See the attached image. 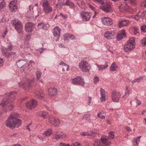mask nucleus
<instances>
[{
	"label": "nucleus",
	"instance_id": "1",
	"mask_svg": "<svg viewBox=\"0 0 146 146\" xmlns=\"http://www.w3.org/2000/svg\"><path fill=\"white\" fill-rule=\"evenodd\" d=\"M18 117L17 113H11L6 121V126L11 129L19 127L21 124V121L17 118Z\"/></svg>",
	"mask_w": 146,
	"mask_h": 146
},
{
	"label": "nucleus",
	"instance_id": "2",
	"mask_svg": "<svg viewBox=\"0 0 146 146\" xmlns=\"http://www.w3.org/2000/svg\"><path fill=\"white\" fill-rule=\"evenodd\" d=\"M13 48V46L10 43H7V47L2 46L1 47V52L2 54L5 57L8 58L12 55L16 54L14 52H9L11 51Z\"/></svg>",
	"mask_w": 146,
	"mask_h": 146
},
{
	"label": "nucleus",
	"instance_id": "3",
	"mask_svg": "<svg viewBox=\"0 0 146 146\" xmlns=\"http://www.w3.org/2000/svg\"><path fill=\"white\" fill-rule=\"evenodd\" d=\"M14 93V92H11L8 95L9 96V98L8 99L7 98H4L2 100L1 104V105L3 107L7 106L6 108L8 110H11L13 108L12 103L11 102H12L13 100H11L10 102H9V100H8L10 99L11 97L10 96H12V94Z\"/></svg>",
	"mask_w": 146,
	"mask_h": 146
},
{
	"label": "nucleus",
	"instance_id": "4",
	"mask_svg": "<svg viewBox=\"0 0 146 146\" xmlns=\"http://www.w3.org/2000/svg\"><path fill=\"white\" fill-rule=\"evenodd\" d=\"M135 37L131 38L127 41L124 47V50L125 52H127L129 50H131L135 48Z\"/></svg>",
	"mask_w": 146,
	"mask_h": 146
},
{
	"label": "nucleus",
	"instance_id": "5",
	"mask_svg": "<svg viewBox=\"0 0 146 146\" xmlns=\"http://www.w3.org/2000/svg\"><path fill=\"white\" fill-rule=\"evenodd\" d=\"M78 66L80 69L83 72H88L91 68V65L85 60L81 61Z\"/></svg>",
	"mask_w": 146,
	"mask_h": 146
},
{
	"label": "nucleus",
	"instance_id": "6",
	"mask_svg": "<svg viewBox=\"0 0 146 146\" xmlns=\"http://www.w3.org/2000/svg\"><path fill=\"white\" fill-rule=\"evenodd\" d=\"M34 81L33 80H26L24 82H21L19 84V86L21 88H23L25 89L28 90L33 85Z\"/></svg>",
	"mask_w": 146,
	"mask_h": 146
},
{
	"label": "nucleus",
	"instance_id": "7",
	"mask_svg": "<svg viewBox=\"0 0 146 146\" xmlns=\"http://www.w3.org/2000/svg\"><path fill=\"white\" fill-rule=\"evenodd\" d=\"M42 10L46 14H49L52 11V8L47 1H44L42 4Z\"/></svg>",
	"mask_w": 146,
	"mask_h": 146
},
{
	"label": "nucleus",
	"instance_id": "8",
	"mask_svg": "<svg viewBox=\"0 0 146 146\" xmlns=\"http://www.w3.org/2000/svg\"><path fill=\"white\" fill-rule=\"evenodd\" d=\"M11 24L14 26L15 28L19 33L22 32L23 26L22 24L19 21L13 20L11 22Z\"/></svg>",
	"mask_w": 146,
	"mask_h": 146
},
{
	"label": "nucleus",
	"instance_id": "9",
	"mask_svg": "<svg viewBox=\"0 0 146 146\" xmlns=\"http://www.w3.org/2000/svg\"><path fill=\"white\" fill-rule=\"evenodd\" d=\"M92 14L90 12L83 11L80 13V17L83 21L86 22L90 20Z\"/></svg>",
	"mask_w": 146,
	"mask_h": 146
},
{
	"label": "nucleus",
	"instance_id": "10",
	"mask_svg": "<svg viewBox=\"0 0 146 146\" xmlns=\"http://www.w3.org/2000/svg\"><path fill=\"white\" fill-rule=\"evenodd\" d=\"M121 96L120 93L116 91H113L112 93L111 98L112 100L115 102H118Z\"/></svg>",
	"mask_w": 146,
	"mask_h": 146
},
{
	"label": "nucleus",
	"instance_id": "11",
	"mask_svg": "<svg viewBox=\"0 0 146 146\" xmlns=\"http://www.w3.org/2000/svg\"><path fill=\"white\" fill-rule=\"evenodd\" d=\"M72 82L74 84L80 85L82 86L84 84V79L80 77H78L74 79Z\"/></svg>",
	"mask_w": 146,
	"mask_h": 146
},
{
	"label": "nucleus",
	"instance_id": "12",
	"mask_svg": "<svg viewBox=\"0 0 146 146\" xmlns=\"http://www.w3.org/2000/svg\"><path fill=\"white\" fill-rule=\"evenodd\" d=\"M48 121L56 126H58L60 124V119L56 117H50L48 118Z\"/></svg>",
	"mask_w": 146,
	"mask_h": 146
},
{
	"label": "nucleus",
	"instance_id": "13",
	"mask_svg": "<svg viewBox=\"0 0 146 146\" xmlns=\"http://www.w3.org/2000/svg\"><path fill=\"white\" fill-rule=\"evenodd\" d=\"M35 27L34 23L30 22L27 23L25 25V30L27 32H31Z\"/></svg>",
	"mask_w": 146,
	"mask_h": 146
},
{
	"label": "nucleus",
	"instance_id": "14",
	"mask_svg": "<svg viewBox=\"0 0 146 146\" xmlns=\"http://www.w3.org/2000/svg\"><path fill=\"white\" fill-rule=\"evenodd\" d=\"M115 33L113 31H106L104 33L105 37L108 39L113 38L115 36Z\"/></svg>",
	"mask_w": 146,
	"mask_h": 146
},
{
	"label": "nucleus",
	"instance_id": "15",
	"mask_svg": "<svg viewBox=\"0 0 146 146\" xmlns=\"http://www.w3.org/2000/svg\"><path fill=\"white\" fill-rule=\"evenodd\" d=\"M17 0L12 1L10 3L9 7L11 11H15L17 9Z\"/></svg>",
	"mask_w": 146,
	"mask_h": 146
},
{
	"label": "nucleus",
	"instance_id": "16",
	"mask_svg": "<svg viewBox=\"0 0 146 146\" xmlns=\"http://www.w3.org/2000/svg\"><path fill=\"white\" fill-rule=\"evenodd\" d=\"M37 102L35 100H32L31 102H27L26 104V107L28 109H31L35 108L36 106Z\"/></svg>",
	"mask_w": 146,
	"mask_h": 146
},
{
	"label": "nucleus",
	"instance_id": "17",
	"mask_svg": "<svg viewBox=\"0 0 146 146\" xmlns=\"http://www.w3.org/2000/svg\"><path fill=\"white\" fill-rule=\"evenodd\" d=\"M102 22L105 25H110L112 24L111 19L109 17H104L102 19Z\"/></svg>",
	"mask_w": 146,
	"mask_h": 146
},
{
	"label": "nucleus",
	"instance_id": "18",
	"mask_svg": "<svg viewBox=\"0 0 146 146\" xmlns=\"http://www.w3.org/2000/svg\"><path fill=\"white\" fill-rule=\"evenodd\" d=\"M100 91V100L101 102H104L106 101V98L107 97V93L105 90L102 88H101Z\"/></svg>",
	"mask_w": 146,
	"mask_h": 146
},
{
	"label": "nucleus",
	"instance_id": "19",
	"mask_svg": "<svg viewBox=\"0 0 146 146\" xmlns=\"http://www.w3.org/2000/svg\"><path fill=\"white\" fill-rule=\"evenodd\" d=\"M54 138L56 139L64 138L66 136V135L61 132H57L54 135Z\"/></svg>",
	"mask_w": 146,
	"mask_h": 146
},
{
	"label": "nucleus",
	"instance_id": "20",
	"mask_svg": "<svg viewBox=\"0 0 146 146\" xmlns=\"http://www.w3.org/2000/svg\"><path fill=\"white\" fill-rule=\"evenodd\" d=\"M102 143L103 146H110L111 143L106 137H102L101 138Z\"/></svg>",
	"mask_w": 146,
	"mask_h": 146
},
{
	"label": "nucleus",
	"instance_id": "21",
	"mask_svg": "<svg viewBox=\"0 0 146 146\" xmlns=\"http://www.w3.org/2000/svg\"><path fill=\"white\" fill-rule=\"evenodd\" d=\"M61 30L58 27H55L53 30V33L54 36L59 38L60 36Z\"/></svg>",
	"mask_w": 146,
	"mask_h": 146
},
{
	"label": "nucleus",
	"instance_id": "22",
	"mask_svg": "<svg viewBox=\"0 0 146 146\" xmlns=\"http://www.w3.org/2000/svg\"><path fill=\"white\" fill-rule=\"evenodd\" d=\"M126 36L124 30H122L120 31L118 34L117 35V38L118 40H120Z\"/></svg>",
	"mask_w": 146,
	"mask_h": 146
},
{
	"label": "nucleus",
	"instance_id": "23",
	"mask_svg": "<svg viewBox=\"0 0 146 146\" xmlns=\"http://www.w3.org/2000/svg\"><path fill=\"white\" fill-rule=\"evenodd\" d=\"M95 65L97 66L98 70L101 71L106 68L108 67V63L107 62H106L105 65H98L97 64H96Z\"/></svg>",
	"mask_w": 146,
	"mask_h": 146
},
{
	"label": "nucleus",
	"instance_id": "24",
	"mask_svg": "<svg viewBox=\"0 0 146 146\" xmlns=\"http://www.w3.org/2000/svg\"><path fill=\"white\" fill-rule=\"evenodd\" d=\"M129 24V22L127 20H122L119 22L118 24L119 27L121 28L124 26H128Z\"/></svg>",
	"mask_w": 146,
	"mask_h": 146
},
{
	"label": "nucleus",
	"instance_id": "25",
	"mask_svg": "<svg viewBox=\"0 0 146 146\" xmlns=\"http://www.w3.org/2000/svg\"><path fill=\"white\" fill-rule=\"evenodd\" d=\"M49 94L50 95L51 97H53L57 94V90L55 88H49L48 90Z\"/></svg>",
	"mask_w": 146,
	"mask_h": 146
},
{
	"label": "nucleus",
	"instance_id": "26",
	"mask_svg": "<svg viewBox=\"0 0 146 146\" xmlns=\"http://www.w3.org/2000/svg\"><path fill=\"white\" fill-rule=\"evenodd\" d=\"M62 5L68 6L70 8L72 9H74L75 7L74 3L69 0H67L66 2L64 4H63Z\"/></svg>",
	"mask_w": 146,
	"mask_h": 146
},
{
	"label": "nucleus",
	"instance_id": "27",
	"mask_svg": "<svg viewBox=\"0 0 146 146\" xmlns=\"http://www.w3.org/2000/svg\"><path fill=\"white\" fill-rule=\"evenodd\" d=\"M16 63L19 68H21L23 67L25 65L27 64V62L25 61L22 60H19Z\"/></svg>",
	"mask_w": 146,
	"mask_h": 146
},
{
	"label": "nucleus",
	"instance_id": "28",
	"mask_svg": "<svg viewBox=\"0 0 146 146\" xmlns=\"http://www.w3.org/2000/svg\"><path fill=\"white\" fill-rule=\"evenodd\" d=\"M102 9L106 13L111 12L112 11L110 6L109 5L103 7Z\"/></svg>",
	"mask_w": 146,
	"mask_h": 146
},
{
	"label": "nucleus",
	"instance_id": "29",
	"mask_svg": "<svg viewBox=\"0 0 146 146\" xmlns=\"http://www.w3.org/2000/svg\"><path fill=\"white\" fill-rule=\"evenodd\" d=\"M141 136L135 137L133 139V143L135 145L139 146L138 144L140 141V139Z\"/></svg>",
	"mask_w": 146,
	"mask_h": 146
},
{
	"label": "nucleus",
	"instance_id": "30",
	"mask_svg": "<svg viewBox=\"0 0 146 146\" xmlns=\"http://www.w3.org/2000/svg\"><path fill=\"white\" fill-rule=\"evenodd\" d=\"M118 68L115 62H113L111 65L110 67V70L111 71H113L116 70Z\"/></svg>",
	"mask_w": 146,
	"mask_h": 146
},
{
	"label": "nucleus",
	"instance_id": "31",
	"mask_svg": "<svg viewBox=\"0 0 146 146\" xmlns=\"http://www.w3.org/2000/svg\"><path fill=\"white\" fill-rule=\"evenodd\" d=\"M52 134V131L50 129H48L42 133L43 135L47 137L50 136Z\"/></svg>",
	"mask_w": 146,
	"mask_h": 146
},
{
	"label": "nucleus",
	"instance_id": "32",
	"mask_svg": "<svg viewBox=\"0 0 146 146\" xmlns=\"http://www.w3.org/2000/svg\"><path fill=\"white\" fill-rule=\"evenodd\" d=\"M43 96V94L40 91H37L36 92L35 96L39 99H42Z\"/></svg>",
	"mask_w": 146,
	"mask_h": 146
},
{
	"label": "nucleus",
	"instance_id": "33",
	"mask_svg": "<svg viewBox=\"0 0 146 146\" xmlns=\"http://www.w3.org/2000/svg\"><path fill=\"white\" fill-rule=\"evenodd\" d=\"M37 27L38 29H46V25L43 23L38 24Z\"/></svg>",
	"mask_w": 146,
	"mask_h": 146
},
{
	"label": "nucleus",
	"instance_id": "34",
	"mask_svg": "<svg viewBox=\"0 0 146 146\" xmlns=\"http://www.w3.org/2000/svg\"><path fill=\"white\" fill-rule=\"evenodd\" d=\"M5 2L4 0H0V9L5 7Z\"/></svg>",
	"mask_w": 146,
	"mask_h": 146
},
{
	"label": "nucleus",
	"instance_id": "35",
	"mask_svg": "<svg viewBox=\"0 0 146 146\" xmlns=\"http://www.w3.org/2000/svg\"><path fill=\"white\" fill-rule=\"evenodd\" d=\"M143 77H140V78H137L134 79V80L131 81L132 83L134 84L135 82H139L143 80Z\"/></svg>",
	"mask_w": 146,
	"mask_h": 146
},
{
	"label": "nucleus",
	"instance_id": "36",
	"mask_svg": "<svg viewBox=\"0 0 146 146\" xmlns=\"http://www.w3.org/2000/svg\"><path fill=\"white\" fill-rule=\"evenodd\" d=\"M41 72L39 71H37L36 72V78L38 80H39L41 77Z\"/></svg>",
	"mask_w": 146,
	"mask_h": 146
},
{
	"label": "nucleus",
	"instance_id": "37",
	"mask_svg": "<svg viewBox=\"0 0 146 146\" xmlns=\"http://www.w3.org/2000/svg\"><path fill=\"white\" fill-rule=\"evenodd\" d=\"M100 141L98 140H97L94 141L93 145L94 146H100Z\"/></svg>",
	"mask_w": 146,
	"mask_h": 146
},
{
	"label": "nucleus",
	"instance_id": "38",
	"mask_svg": "<svg viewBox=\"0 0 146 146\" xmlns=\"http://www.w3.org/2000/svg\"><path fill=\"white\" fill-rule=\"evenodd\" d=\"M90 115L89 114H86L84 115L83 116V118L86 120L89 121L90 119Z\"/></svg>",
	"mask_w": 146,
	"mask_h": 146
},
{
	"label": "nucleus",
	"instance_id": "39",
	"mask_svg": "<svg viewBox=\"0 0 146 146\" xmlns=\"http://www.w3.org/2000/svg\"><path fill=\"white\" fill-rule=\"evenodd\" d=\"M77 3L78 4V6L81 8H83V7L85 5V2L83 1H81L80 4L79 3H78V2H77Z\"/></svg>",
	"mask_w": 146,
	"mask_h": 146
},
{
	"label": "nucleus",
	"instance_id": "40",
	"mask_svg": "<svg viewBox=\"0 0 146 146\" xmlns=\"http://www.w3.org/2000/svg\"><path fill=\"white\" fill-rule=\"evenodd\" d=\"M47 115V113L46 112H42L41 113L40 116L43 118H45Z\"/></svg>",
	"mask_w": 146,
	"mask_h": 146
},
{
	"label": "nucleus",
	"instance_id": "41",
	"mask_svg": "<svg viewBox=\"0 0 146 146\" xmlns=\"http://www.w3.org/2000/svg\"><path fill=\"white\" fill-rule=\"evenodd\" d=\"M141 43L143 46L146 45V37L143 38L141 42Z\"/></svg>",
	"mask_w": 146,
	"mask_h": 146
},
{
	"label": "nucleus",
	"instance_id": "42",
	"mask_svg": "<svg viewBox=\"0 0 146 146\" xmlns=\"http://www.w3.org/2000/svg\"><path fill=\"white\" fill-rule=\"evenodd\" d=\"M60 65H62L64 66H66V70H68L69 67V66L67 65L66 64L64 63L63 62H61L59 64Z\"/></svg>",
	"mask_w": 146,
	"mask_h": 146
},
{
	"label": "nucleus",
	"instance_id": "43",
	"mask_svg": "<svg viewBox=\"0 0 146 146\" xmlns=\"http://www.w3.org/2000/svg\"><path fill=\"white\" fill-rule=\"evenodd\" d=\"M130 3L132 5H135L137 4V1L136 0H131Z\"/></svg>",
	"mask_w": 146,
	"mask_h": 146
},
{
	"label": "nucleus",
	"instance_id": "44",
	"mask_svg": "<svg viewBox=\"0 0 146 146\" xmlns=\"http://www.w3.org/2000/svg\"><path fill=\"white\" fill-rule=\"evenodd\" d=\"M71 146H82V145L79 142H76L72 143L71 144Z\"/></svg>",
	"mask_w": 146,
	"mask_h": 146
},
{
	"label": "nucleus",
	"instance_id": "45",
	"mask_svg": "<svg viewBox=\"0 0 146 146\" xmlns=\"http://www.w3.org/2000/svg\"><path fill=\"white\" fill-rule=\"evenodd\" d=\"M141 17V16L139 15H137L133 17V18L137 21L139 20Z\"/></svg>",
	"mask_w": 146,
	"mask_h": 146
},
{
	"label": "nucleus",
	"instance_id": "46",
	"mask_svg": "<svg viewBox=\"0 0 146 146\" xmlns=\"http://www.w3.org/2000/svg\"><path fill=\"white\" fill-rule=\"evenodd\" d=\"M102 113L101 112L99 113L97 115V116L101 119H104L105 118V116L102 115Z\"/></svg>",
	"mask_w": 146,
	"mask_h": 146
},
{
	"label": "nucleus",
	"instance_id": "47",
	"mask_svg": "<svg viewBox=\"0 0 146 146\" xmlns=\"http://www.w3.org/2000/svg\"><path fill=\"white\" fill-rule=\"evenodd\" d=\"M141 30L145 32H146V25H144L141 27Z\"/></svg>",
	"mask_w": 146,
	"mask_h": 146
},
{
	"label": "nucleus",
	"instance_id": "48",
	"mask_svg": "<svg viewBox=\"0 0 146 146\" xmlns=\"http://www.w3.org/2000/svg\"><path fill=\"white\" fill-rule=\"evenodd\" d=\"M109 137L110 139H113L114 137V132L111 131L109 133Z\"/></svg>",
	"mask_w": 146,
	"mask_h": 146
},
{
	"label": "nucleus",
	"instance_id": "49",
	"mask_svg": "<svg viewBox=\"0 0 146 146\" xmlns=\"http://www.w3.org/2000/svg\"><path fill=\"white\" fill-rule=\"evenodd\" d=\"M99 81V78L98 76H94V83L96 84Z\"/></svg>",
	"mask_w": 146,
	"mask_h": 146
},
{
	"label": "nucleus",
	"instance_id": "50",
	"mask_svg": "<svg viewBox=\"0 0 146 146\" xmlns=\"http://www.w3.org/2000/svg\"><path fill=\"white\" fill-rule=\"evenodd\" d=\"M133 28L135 31V32H134V33L135 34H137V33H138L139 32V31H138L139 29H138V28L136 27L133 26Z\"/></svg>",
	"mask_w": 146,
	"mask_h": 146
},
{
	"label": "nucleus",
	"instance_id": "51",
	"mask_svg": "<svg viewBox=\"0 0 146 146\" xmlns=\"http://www.w3.org/2000/svg\"><path fill=\"white\" fill-rule=\"evenodd\" d=\"M80 134L81 135L83 136H88L89 135V133H88L84 132H81L80 133Z\"/></svg>",
	"mask_w": 146,
	"mask_h": 146
},
{
	"label": "nucleus",
	"instance_id": "52",
	"mask_svg": "<svg viewBox=\"0 0 146 146\" xmlns=\"http://www.w3.org/2000/svg\"><path fill=\"white\" fill-rule=\"evenodd\" d=\"M23 49L24 51H26V52L29 51V50H31L30 48L29 47V46L25 47L23 48Z\"/></svg>",
	"mask_w": 146,
	"mask_h": 146
},
{
	"label": "nucleus",
	"instance_id": "53",
	"mask_svg": "<svg viewBox=\"0 0 146 146\" xmlns=\"http://www.w3.org/2000/svg\"><path fill=\"white\" fill-rule=\"evenodd\" d=\"M135 99L136 100V102L137 103V106H139L141 104V102L140 101L138 100L137 99V98H135Z\"/></svg>",
	"mask_w": 146,
	"mask_h": 146
},
{
	"label": "nucleus",
	"instance_id": "54",
	"mask_svg": "<svg viewBox=\"0 0 146 146\" xmlns=\"http://www.w3.org/2000/svg\"><path fill=\"white\" fill-rule=\"evenodd\" d=\"M142 7H146V0L143 1L141 5Z\"/></svg>",
	"mask_w": 146,
	"mask_h": 146
},
{
	"label": "nucleus",
	"instance_id": "55",
	"mask_svg": "<svg viewBox=\"0 0 146 146\" xmlns=\"http://www.w3.org/2000/svg\"><path fill=\"white\" fill-rule=\"evenodd\" d=\"M121 7L123 8V9L124 11H128V7L127 5H125V7L124 6H123L122 5L121 6Z\"/></svg>",
	"mask_w": 146,
	"mask_h": 146
},
{
	"label": "nucleus",
	"instance_id": "56",
	"mask_svg": "<svg viewBox=\"0 0 146 146\" xmlns=\"http://www.w3.org/2000/svg\"><path fill=\"white\" fill-rule=\"evenodd\" d=\"M69 37L70 39H75V37L74 35H72L69 34Z\"/></svg>",
	"mask_w": 146,
	"mask_h": 146
},
{
	"label": "nucleus",
	"instance_id": "57",
	"mask_svg": "<svg viewBox=\"0 0 146 146\" xmlns=\"http://www.w3.org/2000/svg\"><path fill=\"white\" fill-rule=\"evenodd\" d=\"M89 7L92 10L94 11V12H95V11L96 12V9L94 7L91 5H89Z\"/></svg>",
	"mask_w": 146,
	"mask_h": 146
},
{
	"label": "nucleus",
	"instance_id": "58",
	"mask_svg": "<svg viewBox=\"0 0 146 146\" xmlns=\"http://www.w3.org/2000/svg\"><path fill=\"white\" fill-rule=\"evenodd\" d=\"M146 14V11H143L141 15H140L141 17H143Z\"/></svg>",
	"mask_w": 146,
	"mask_h": 146
},
{
	"label": "nucleus",
	"instance_id": "59",
	"mask_svg": "<svg viewBox=\"0 0 146 146\" xmlns=\"http://www.w3.org/2000/svg\"><path fill=\"white\" fill-rule=\"evenodd\" d=\"M94 1L96 3H100V4H101L102 3V1L101 0H94Z\"/></svg>",
	"mask_w": 146,
	"mask_h": 146
},
{
	"label": "nucleus",
	"instance_id": "60",
	"mask_svg": "<svg viewBox=\"0 0 146 146\" xmlns=\"http://www.w3.org/2000/svg\"><path fill=\"white\" fill-rule=\"evenodd\" d=\"M126 91L128 92V94H129V93H130V90L127 86H126Z\"/></svg>",
	"mask_w": 146,
	"mask_h": 146
},
{
	"label": "nucleus",
	"instance_id": "61",
	"mask_svg": "<svg viewBox=\"0 0 146 146\" xmlns=\"http://www.w3.org/2000/svg\"><path fill=\"white\" fill-rule=\"evenodd\" d=\"M130 93H129V94H128V92L126 91L124 95L123 96V98H126L125 97V96H126L127 95H129Z\"/></svg>",
	"mask_w": 146,
	"mask_h": 146
},
{
	"label": "nucleus",
	"instance_id": "62",
	"mask_svg": "<svg viewBox=\"0 0 146 146\" xmlns=\"http://www.w3.org/2000/svg\"><path fill=\"white\" fill-rule=\"evenodd\" d=\"M126 129L129 131H131V129L129 127H126Z\"/></svg>",
	"mask_w": 146,
	"mask_h": 146
},
{
	"label": "nucleus",
	"instance_id": "63",
	"mask_svg": "<svg viewBox=\"0 0 146 146\" xmlns=\"http://www.w3.org/2000/svg\"><path fill=\"white\" fill-rule=\"evenodd\" d=\"M46 48H43V49L41 48V50H42V51H40V50H38V51L39 52H40V53L41 54V53H42V52L43 51H44L45 50H46Z\"/></svg>",
	"mask_w": 146,
	"mask_h": 146
},
{
	"label": "nucleus",
	"instance_id": "64",
	"mask_svg": "<svg viewBox=\"0 0 146 146\" xmlns=\"http://www.w3.org/2000/svg\"><path fill=\"white\" fill-rule=\"evenodd\" d=\"M38 138L40 140L42 141H44V138L42 137H38Z\"/></svg>",
	"mask_w": 146,
	"mask_h": 146
}]
</instances>
